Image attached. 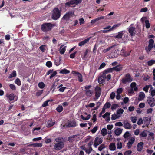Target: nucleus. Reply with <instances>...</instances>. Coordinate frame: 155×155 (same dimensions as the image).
Returning a JSON list of instances; mask_svg holds the SVG:
<instances>
[{"label": "nucleus", "instance_id": "680f3d73", "mask_svg": "<svg viewBox=\"0 0 155 155\" xmlns=\"http://www.w3.org/2000/svg\"><path fill=\"white\" fill-rule=\"evenodd\" d=\"M124 37L123 38V40L124 41H125L128 39V38L127 34L126 32V33H125L124 34Z\"/></svg>", "mask_w": 155, "mask_h": 155}, {"label": "nucleus", "instance_id": "423d86ee", "mask_svg": "<svg viewBox=\"0 0 155 155\" xmlns=\"http://www.w3.org/2000/svg\"><path fill=\"white\" fill-rule=\"evenodd\" d=\"M82 0H71L70 1L66 2L65 3V6H71L74 4H78L80 3Z\"/></svg>", "mask_w": 155, "mask_h": 155}, {"label": "nucleus", "instance_id": "2eb2a0df", "mask_svg": "<svg viewBox=\"0 0 155 155\" xmlns=\"http://www.w3.org/2000/svg\"><path fill=\"white\" fill-rule=\"evenodd\" d=\"M124 127L127 129H130L132 127L131 124L126 121H125L123 122Z\"/></svg>", "mask_w": 155, "mask_h": 155}, {"label": "nucleus", "instance_id": "b1692460", "mask_svg": "<svg viewBox=\"0 0 155 155\" xmlns=\"http://www.w3.org/2000/svg\"><path fill=\"white\" fill-rule=\"evenodd\" d=\"M109 149L111 151L115 150L116 147L114 143H112L109 145Z\"/></svg>", "mask_w": 155, "mask_h": 155}, {"label": "nucleus", "instance_id": "4d7b16f0", "mask_svg": "<svg viewBox=\"0 0 155 155\" xmlns=\"http://www.w3.org/2000/svg\"><path fill=\"white\" fill-rule=\"evenodd\" d=\"M118 107V105L116 104H113L111 107V109L112 110H115Z\"/></svg>", "mask_w": 155, "mask_h": 155}, {"label": "nucleus", "instance_id": "37998d69", "mask_svg": "<svg viewBox=\"0 0 155 155\" xmlns=\"http://www.w3.org/2000/svg\"><path fill=\"white\" fill-rule=\"evenodd\" d=\"M150 92L152 97L154 96L155 95V90L153 89L152 87L150 90Z\"/></svg>", "mask_w": 155, "mask_h": 155}, {"label": "nucleus", "instance_id": "9b49d317", "mask_svg": "<svg viewBox=\"0 0 155 155\" xmlns=\"http://www.w3.org/2000/svg\"><path fill=\"white\" fill-rule=\"evenodd\" d=\"M102 142V140L101 138L99 137H96L94 141V146L95 148H97V146L101 143Z\"/></svg>", "mask_w": 155, "mask_h": 155}, {"label": "nucleus", "instance_id": "3c124183", "mask_svg": "<svg viewBox=\"0 0 155 155\" xmlns=\"http://www.w3.org/2000/svg\"><path fill=\"white\" fill-rule=\"evenodd\" d=\"M38 86L41 89L45 87V84L44 83L40 82L38 83Z\"/></svg>", "mask_w": 155, "mask_h": 155}, {"label": "nucleus", "instance_id": "dca6fc26", "mask_svg": "<svg viewBox=\"0 0 155 155\" xmlns=\"http://www.w3.org/2000/svg\"><path fill=\"white\" fill-rule=\"evenodd\" d=\"M130 88L135 91H137L138 90V86L135 82H133L131 83Z\"/></svg>", "mask_w": 155, "mask_h": 155}, {"label": "nucleus", "instance_id": "7ed1b4c3", "mask_svg": "<svg viewBox=\"0 0 155 155\" xmlns=\"http://www.w3.org/2000/svg\"><path fill=\"white\" fill-rule=\"evenodd\" d=\"M53 26V25L51 23H47L42 25L41 29L43 31L46 32L50 30Z\"/></svg>", "mask_w": 155, "mask_h": 155}, {"label": "nucleus", "instance_id": "9d476101", "mask_svg": "<svg viewBox=\"0 0 155 155\" xmlns=\"http://www.w3.org/2000/svg\"><path fill=\"white\" fill-rule=\"evenodd\" d=\"M147 101L151 107H152L155 105V100L154 98L153 97H148Z\"/></svg>", "mask_w": 155, "mask_h": 155}, {"label": "nucleus", "instance_id": "5fc2aeb1", "mask_svg": "<svg viewBox=\"0 0 155 155\" xmlns=\"http://www.w3.org/2000/svg\"><path fill=\"white\" fill-rule=\"evenodd\" d=\"M130 119L132 122L133 123H135L136 122L137 118L136 117H131Z\"/></svg>", "mask_w": 155, "mask_h": 155}, {"label": "nucleus", "instance_id": "6e6d98bb", "mask_svg": "<svg viewBox=\"0 0 155 155\" xmlns=\"http://www.w3.org/2000/svg\"><path fill=\"white\" fill-rule=\"evenodd\" d=\"M90 51V50L87 49H86L85 52L84 53V55L83 56V57H82L83 58H85L87 57V54H88V53Z\"/></svg>", "mask_w": 155, "mask_h": 155}, {"label": "nucleus", "instance_id": "f8f14e48", "mask_svg": "<svg viewBox=\"0 0 155 155\" xmlns=\"http://www.w3.org/2000/svg\"><path fill=\"white\" fill-rule=\"evenodd\" d=\"M132 24L129 27L128 30L131 36H133L135 35V28L132 26Z\"/></svg>", "mask_w": 155, "mask_h": 155}, {"label": "nucleus", "instance_id": "338daca9", "mask_svg": "<svg viewBox=\"0 0 155 155\" xmlns=\"http://www.w3.org/2000/svg\"><path fill=\"white\" fill-rule=\"evenodd\" d=\"M123 89L121 88H118L117 89L116 93L117 94H120L123 92Z\"/></svg>", "mask_w": 155, "mask_h": 155}, {"label": "nucleus", "instance_id": "72a5a7b5", "mask_svg": "<svg viewBox=\"0 0 155 155\" xmlns=\"http://www.w3.org/2000/svg\"><path fill=\"white\" fill-rule=\"evenodd\" d=\"M101 134L103 136H105L107 133V130L106 129L103 128L101 130Z\"/></svg>", "mask_w": 155, "mask_h": 155}, {"label": "nucleus", "instance_id": "e433bc0d", "mask_svg": "<svg viewBox=\"0 0 155 155\" xmlns=\"http://www.w3.org/2000/svg\"><path fill=\"white\" fill-rule=\"evenodd\" d=\"M114 71V68H108L104 70V72L105 73H109L112 72Z\"/></svg>", "mask_w": 155, "mask_h": 155}, {"label": "nucleus", "instance_id": "864d4df0", "mask_svg": "<svg viewBox=\"0 0 155 155\" xmlns=\"http://www.w3.org/2000/svg\"><path fill=\"white\" fill-rule=\"evenodd\" d=\"M105 146L104 144H101L98 147V150L100 151H101L103 149L105 148Z\"/></svg>", "mask_w": 155, "mask_h": 155}, {"label": "nucleus", "instance_id": "1a4fd4ad", "mask_svg": "<svg viewBox=\"0 0 155 155\" xmlns=\"http://www.w3.org/2000/svg\"><path fill=\"white\" fill-rule=\"evenodd\" d=\"M126 33V31H122L117 33L116 35L114 36V37L117 39H121L124 35V34Z\"/></svg>", "mask_w": 155, "mask_h": 155}, {"label": "nucleus", "instance_id": "4be33fe9", "mask_svg": "<svg viewBox=\"0 0 155 155\" xmlns=\"http://www.w3.org/2000/svg\"><path fill=\"white\" fill-rule=\"evenodd\" d=\"M90 39V38H88L79 42L78 44V45L80 46H81L84 45L89 42Z\"/></svg>", "mask_w": 155, "mask_h": 155}, {"label": "nucleus", "instance_id": "6ab92c4d", "mask_svg": "<svg viewBox=\"0 0 155 155\" xmlns=\"http://www.w3.org/2000/svg\"><path fill=\"white\" fill-rule=\"evenodd\" d=\"M144 143L143 142H140L137 145V149L138 151H141L143 146Z\"/></svg>", "mask_w": 155, "mask_h": 155}, {"label": "nucleus", "instance_id": "4c0bfd02", "mask_svg": "<svg viewBox=\"0 0 155 155\" xmlns=\"http://www.w3.org/2000/svg\"><path fill=\"white\" fill-rule=\"evenodd\" d=\"M114 46L110 47L107 48L103 50V52L104 53H105L107 51H109L111 50H113L114 49Z\"/></svg>", "mask_w": 155, "mask_h": 155}, {"label": "nucleus", "instance_id": "13d9d810", "mask_svg": "<svg viewBox=\"0 0 155 155\" xmlns=\"http://www.w3.org/2000/svg\"><path fill=\"white\" fill-rule=\"evenodd\" d=\"M145 25L147 28H148L150 27V24L149 23V21L148 20H145Z\"/></svg>", "mask_w": 155, "mask_h": 155}, {"label": "nucleus", "instance_id": "4468645a", "mask_svg": "<svg viewBox=\"0 0 155 155\" xmlns=\"http://www.w3.org/2000/svg\"><path fill=\"white\" fill-rule=\"evenodd\" d=\"M74 14V12L70 11L67 12L66 14L63 16V18L64 19H67L70 17V16H72Z\"/></svg>", "mask_w": 155, "mask_h": 155}, {"label": "nucleus", "instance_id": "2f4dec72", "mask_svg": "<svg viewBox=\"0 0 155 155\" xmlns=\"http://www.w3.org/2000/svg\"><path fill=\"white\" fill-rule=\"evenodd\" d=\"M120 117V116L117 114H114L112 115L111 119L112 120H114L116 119L119 118Z\"/></svg>", "mask_w": 155, "mask_h": 155}, {"label": "nucleus", "instance_id": "a19ab883", "mask_svg": "<svg viewBox=\"0 0 155 155\" xmlns=\"http://www.w3.org/2000/svg\"><path fill=\"white\" fill-rule=\"evenodd\" d=\"M16 71H13L12 73L10 74L8 77L9 78H11L16 77Z\"/></svg>", "mask_w": 155, "mask_h": 155}, {"label": "nucleus", "instance_id": "0eeeda50", "mask_svg": "<svg viewBox=\"0 0 155 155\" xmlns=\"http://www.w3.org/2000/svg\"><path fill=\"white\" fill-rule=\"evenodd\" d=\"M6 97L10 101L14 100L15 101H16L18 99V97L16 95L13 93L7 94H6Z\"/></svg>", "mask_w": 155, "mask_h": 155}, {"label": "nucleus", "instance_id": "aec40b11", "mask_svg": "<svg viewBox=\"0 0 155 155\" xmlns=\"http://www.w3.org/2000/svg\"><path fill=\"white\" fill-rule=\"evenodd\" d=\"M66 46H64V45H61L60 48V53L61 54H63L66 50Z\"/></svg>", "mask_w": 155, "mask_h": 155}, {"label": "nucleus", "instance_id": "774afa93", "mask_svg": "<svg viewBox=\"0 0 155 155\" xmlns=\"http://www.w3.org/2000/svg\"><path fill=\"white\" fill-rule=\"evenodd\" d=\"M132 153V151L130 150L126 151L124 153V155H130Z\"/></svg>", "mask_w": 155, "mask_h": 155}, {"label": "nucleus", "instance_id": "5701e85b", "mask_svg": "<svg viewBox=\"0 0 155 155\" xmlns=\"http://www.w3.org/2000/svg\"><path fill=\"white\" fill-rule=\"evenodd\" d=\"M113 68L114 69V71H115L117 72H118L121 71L122 70L123 66L121 65H118Z\"/></svg>", "mask_w": 155, "mask_h": 155}, {"label": "nucleus", "instance_id": "58836bf2", "mask_svg": "<svg viewBox=\"0 0 155 155\" xmlns=\"http://www.w3.org/2000/svg\"><path fill=\"white\" fill-rule=\"evenodd\" d=\"M57 111L58 112H62L63 110V108L61 105H59L56 109Z\"/></svg>", "mask_w": 155, "mask_h": 155}, {"label": "nucleus", "instance_id": "ea45409f", "mask_svg": "<svg viewBox=\"0 0 155 155\" xmlns=\"http://www.w3.org/2000/svg\"><path fill=\"white\" fill-rule=\"evenodd\" d=\"M34 147H40L42 146V144L41 143H35L32 144Z\"/></svg>", "mask_w": 155, "mask_h": 155}, {"label": "nucleus", "instance_id": "69168bd1", "mask_svg": "<svg viewBox=\"0 0 155 155\" xmlns=\"http://www.w3.org/2000/svg\"><path fill=\"white\" fill-rule=\"evenodd\" d=\"M98 129V127L97 126H95L91 130V132L93 134H94L96 132Z\"/></svg>", "mask_w": 155, "mask_h": 155}, {"label": "nucleus", "instance_id": "c85d7f7f", "mask_svg": "<svg viewBox=\"0 0 155 155\" xmlns=\"http://www.w3.org/2000/svg\"><path fill=\"white\" fill-rule=\"evenodd\" d=\"M151 120V118L150 117H147L144 118V121L147 124H149Z\"/></svg>", "mask_w": 155, "mask_h": 155}, {"label": "nucleus", "instance_id": "e2e57ef3", "mask_svg": "<svg viewBox=\"0 0 155 155\" xmlns=\"http://www.w3.org/2000/svg\"><path fill=\"white\" fill-rule=\"evenodd\" d=\"M110 105L111 104L110 103L107 102L105 104L104 107L106 109L107 108H109L110 107Z\"/></svg>", "mask_w": 155, "mask_h": 155}, {"label": "nucleus", "instance_id": "8fccbe9b", "mask_svg": "<svg viewBox=\"0 0 155 155\" xmlns=\"http://www.w3.org/2000/svg\"><path fill=\"white\" fill-rule=\"evenodd\" d=\"M50 101H51L50 100L48 99L47 100L43 103L42 105V106L43 107H45L48 106V103Z\"/></svg>", "mask_w": 155, "mask_h": 155}, {"label": "nucleus", "instance_id": "f704fd0d", "mask_svg": "<svg viewBox=\"0 0 155 155\" xmlns=\"http://www.w3.org/2000/svg\"><path fill=\"white\" fill-rule=\"evenodd\" d=\"M83 149L84 150L87 154L90 153L92 150V148L91 147L86 148H83Z\"/></svg>", "mask_w": 155, "mask_h": 155}, {"label": "nucleus", "instance_id": "39448f33", "mask_svg": "<svg viewBox=\"0 0 155 155\" xmlns=\"http://www.w3.org/2000/svg\"><path fill=\"white\" fill-rule=\"evenodd\" d=\"M154 40L152 39H150L149 41V45L148 47L146 48V52L148 54H149L153 47Z\"/></svg>", "mask_w": 155, "mask_h": 155}, {"label": "nucleus", "instance_id": "f3484780", "mask_svg": "<svg viewBox=\"0 0 155 155\" xmlns=\"http://www.w3.org/2000/svg\"><path fill=\"white\" fill-rule=\"evenodd\" d=\"M74 74H75L76 76L78 77V80L79 82H82L83 81L82 76L81 74L76 72H74Z\"/></svg>", "mask_w": 155, "mask_h": 155}, {"label": "nucleus", "instance_id": "c9c22d12", "mask_svg": "<svg viewBox=\"0 0 155 155\" xmlns=\"http://www.w3.org/2000/svg\"><path fill=\"white\" fill-rule=\"evenodd\" d=\"M124 110L122 108H118L117 110V113L118 115H119L120 116V117L121 116V114H122L124 112Z\"/></svg>", "mask_w": 155, "mask_h": 155}, {"label": "nucleus", "instance_id": "0e129e2a", "mask_svg": "<svg viewBox=\"0 0 155 155\" xmlns=\"http://www.w3.org/2000/svg\"><path fill=\"white\" fill-rule=\"evenodd\" d=\"M115 96V94L114 92H112L111 93L110 95V98L111 99H113Z\"/></svg>", "mask_w": 155, "mask_h": 155}, {"label": "nucleus", "instance_id": "20e7f679", "mask_svg": "<svg viewBox=\"0 0 155 155\" xmlns=\"http://www.w3.org/2000/svg\"><path fill=\"white\" fill-rule=\"evenodd\" d=\"M132 81V78L131 77L130 75L129 74H127L123 78L121 81L123 84H125L127 83H130Z\"/></svg>", "mask_w": 155, "mask_h": 155}, {"label": "nucleus", "instance_id": "393cba45", "mask_svg": "<svg viewBox=\"0 0 155 155\" xmlns=\"http://www.w3.org/2000/svg\"><path fill=\"white\" fill-rule=\"evenodd\" d=\"M145 96L144 92H140L139 94L138 100L140 101L143 100L145 97Z\"/></svg>", "mask_w": 155, "mask_h": 155}, {"label": "nucleus", "instance_id": "c03bdc74", "mask_svg": "<svg viewBox=\"0 0 155 155\" xmlns=\"http://www.w3.org/2000/svg\"><path fill=\"white\" fill-rule=\"evenodd\" d=\"M121 25L120 23H118L114 25L112 27L110 28V30H112L116 28L117 27H119Z\"/></svg>", "mask_w": 155, "mask_h": 155}, {"label": "nucleus", "instance_id": "bb28decb", "mask_svg": "<svg viewBox=\"0 0 155 155\" xmlns=\"http://www.w3.org/2000/svg\"><path fill=\"white\" fill-rule=\"evenodd\" d=\"M41 128L40 127H36L35 128L33 131V133L35 135H38L40 133V130Z\"/></svg>", "mask_w": 155, "mask_h": 155}, {"label": "nucleus", "instance_id": "052dcab7", "mask_svg": "<svg viewBox=\"0 0 155 155\" xmlns=\"http://www.w3.org/2000/svg\"><path fill=\"white\" fill-rule=\"evenodd\" d=\"M45 45H42L39 48L42 52H44L45 50Z\"/></svg>", "mask_w": 155, "mask_h": 155}, {"label": "nucleus", "instance_id": "7c9ffc66", "mask_svg": "<svg viewBox=\"0 0 155 155\" xmlns=\"http://www.w3.org/2000/svg\"><path fill=\"white\" fill-rule=\"evenodd\" d=\"M55 123V122L54 120H51L48 121V122L47 127H50L54 125V124Z\"/></svg>", "mask_w": 155, "mask_h": 155}, {"label": "nucleus", "instance_id": "cd10ccee", "mask_svg": "<svg viewBox=\"0 0 155 155\" xmlns=\"http://www.w3.org/2000/svg\"><path fill=\"white\" fill-rule=\"evenodd\" d=\"M122 129L120 128L116 129L114 131L115 134L117 136L119 135L122 133Z\"/></svg>", "mask_w": 155, "mask_h": 155}, {"label": "nucleus", "instance_id": "603ef678", "mask_svg": "<svg viewBox=\"0 0 155 155\" xmlns=\"http://www.w3.org/2000/svg\"><path fill=\"white\" fill-rule=\"evenodd\" d=\"M15 83L18 86H20L21 84V83L20 80L18 78H17L15 81Z\"/></svg>", "mask_w": 155, "mask_h": 155}, {"label": "nucleus", "instance_id": "c756f323", "mask_svg": "<svg viewBox=\"0 0 155 155\" xmlns=\"http://www.w3.org/2000/svg\"><path fill=\"white\" fill-rule=\"evenodd\" d=\"M85 91L86 94L88 96H91L93 92V91L89 89H87Z\"/></svg>", "mask_w": 155, "mask_h": 155}, {"label": "nucleus", "instance_id": "a878e982", "mask_svg": "<svg viewBox=\"0 0 155 155\" xmlns=\"http://www.w3.org/2000/svg\"><path fill=\"white\" fill-rule=\"evenodd\" d=\"M147 131L144 130L141 132L140 134V138H142L146 137L147 136Z\"/></svg>", "mask_w": 155, "mask_h": 155}, {"label": "nucleus", "instance_id": "49530a36", "mask_svg": "<svg viewBox=\"0 0 155 155\" xmlns=\"http://www.w3.org/2000/svg\"><path fill=\"white\" fill-rule=\"evenodd\" d=\"M125 47H123L121 51V54L122 55L124 56H127L129 55V54H126L124 52L125 50Z\"/></svg>", "mask_w": 155, "mask_h": 155}, {"label": "nucleus", "instance_id": "09e8293b", "mask_svg": "<svg viewBox=\"0 0 155 155\" xmlns=\"http://www.w3.org/2000/svg\"><path fill=\"white\" fill-rule=\"evenodd\" d=\"M155 64V60H151L147 62V64L149 66H151L153 64Z\"/></svg>", "mask_w": 155, "mask_h": 155}, {"label": "nucleus", "instance_id": "a211bd4d", "mask_svg": "<svg viewBox=\"0 0 155 155\" xmlns=\"http://www.w3.org/2000/svg\"><path fill=\"white\" fill-rule=\"evenodd\" d=\"M66 126L69 127H76L77 125L75 121H71L68 122V124H67Z\"/></svg>", "mask_w": 155, "mask_h": 155}, {"label": "nucleus", "instance_id": "de8ad7c7", "mask_svg": "<svg viewBox=\"0 0 155 155\" xmlns=\"http://www.w3.org/2000/svg\"><path fill=\"white\" fill-rule=\"evenodd\" d=\"M98 82L99 84H102L104 81V79L101 76L98 79Z\"/></svg>", "mask_w": 155, "mask_h": 155}, {"label": "nucleus", "instance_id": "473e14b6", "mask_svg": "<svg viewBox=\"0 0 155 155\" xmlns=\"http://www.w3.org/2000/svg\"><path fill=\"white\" fill-rule=\"evenodd\" d=\"M110 114L108 112H106L105 114L102 116V117L104 118H107V121H109L110 119L109 118V116Z\"/></svg>", "mask_w": 155, "mask_h": 155}, {"label": "nucleus", "instance_id": "f03ea898", "mask_svg": "<svg viewBox=\"0 0 155 155\" xmlns=\"http://www.w3.org/2000/svg\"><path fill=\"white\" fill-rule=\"evenodd\" d=\"M57 143L54 145V148L57 150H59L62 149L64 147V143L61 140V139L59 138H57L55 140Z\"/></svg>", "mask_w": 155, "mask_h": 155}, {"label": "nucleus", "instance_id": "ddd939ff", "mask_svg": "<svg viewBox=\"0 0 155 155\" xmlns=\"http://www.w3.org/2000/svg\"><path fill=\"white\" fill-rule=\"evenodd\" d=\"M95 96L97 99H98L100 96L101 94V89L98 87H96L95 88Z\"/></svg>", "mask_w": 155, "mask_h": 155}, {"label": "nucleus", "instance_id": "6e6552de", "mask_svg": "<svg viewBox=\"0 0 155 155\" xmlns=\"http://www.w3.org/2000/svg\"><path fill=\"white\" fill-rule=\"evenodd\" d=\"M135 137L134 136L130 138L128 143L127 144V146L128 149H130L132 145L135 141Z\"/></svg>", "mask_w": 155, "mask_h": 155}, {"label": "nucleus", "instance_id": "bf43d9fd", "mask_svg": "<svg viewBox=\"0 0 155 155\" xmlns=\"http://www.w3.org/2000/svg\"><path fill=\"white\" fill-rule=\"evenodd\" d=\"M10 88L12 90H15L16 89L15 86L12 84H11L9 85Z\"/></svg>", "mask_w": 155, "mask_h": 155}, {"label": "nucleus", "instance_id": "a18cd8bd", "mask_svg": "<svg viewBox=\"0 0 155 155\" xmlns=\"http://www.w3.org/2000/svg\"><path fill=\"white\" fill-rule=\"evenodd\" d=\"M117 148L120 149L122 147V143L121 142H118L117 144Z\"/></svg>", "mask_w": 155, "mask_h": 155}, {"label": "nucleus", "instance_id": "79ce46f5", "mask_svg": "<svg viewBox=\"0 0 155 155\" xmlns=\"http://www.w3.org/2000/svg\"><path fill=\"white\" fill-rule=\"evenodd\" d=\"M70 73L69 71L65 69H64L61 70V71H60V73L61 74H68Z\"/></svg>", "mask_w": 155, "mask_h": 155}, {"label": "nucleus", "instance_id": "412c9836", "mask_svg": "<svg viewBox=\"0 0 155 155\" xmlns=\"http://www.w3.org/2000/svg\"><path fill=\"white\" fill-rule=\"evenodd\" d=\"M78 135H73L69 138V140L70 142H72L74 141H77L78 140Z\"/></svg>", "mask_w": 155, "mask_h": 155}, {"label": "nucleus", "instance_id": "f257e3e1", "mask_svg": "<svg viewBox=\"0 0 155 155\" xmlns=\"http://www.w3.org/2000/svg\"><path fill=\"white\" fill-rule=\"evenodd\" d=\"M61 9L59 10L57 8H54L53 10L52 15V18L55 20L58 19L61 16Z\"/></svg>", "mask_w": 155, "mask_h": 155}]
</instances>
